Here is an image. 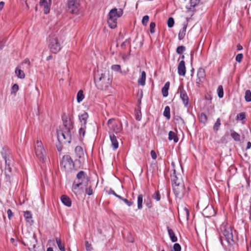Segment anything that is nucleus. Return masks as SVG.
I'll return each mask as SVG.
<instances>
[{"label":"nucleus","mask_w":251,"mask_h":251,"mask_svg":"<svg viewBox=\"0 0 251 251\" xmlns=\"http://www.w3.org/2000/svg\"><path fill=\"white\" fill-rule=\"evenodd\" d=\"M112 78V75L106 70H98L94 75L95 82L100 89H104L110 85Z\"/></svg>","instance_id":"nucleus-1"},{"label":"nucleus","mask_w":251,"mask_h":251,"mask_svg":"<svg viewBox=\"0 0 251 251\" xmlns=\"http://www.w3.org/2000/svg\"><path fill=\"white\" fill-rule=\"evenodd\" d=\"M88 179L83 171H80L76 175V179L74 180L72 185V191L76 195L80 194V190L83 189L82 186H87Z\"/></svg>","instance_id":"nucleus-2"},{"label":"nucleus","mask_w":251,"mask_h":251,"mask_svg":"<svg viewBox=\"0 0 251 251\" xmlns=\"http://www.w3.org/2000/svg\"><path fill=\"white\" fill-rule=\"evenodd\" d=\"M73 125L70 121H64V127L62 130L57 132L58 140L60 142L70 143L71 141V130Z\"/></svg>","instance_id":"nucleus-3"},{"label":"nucleus","mask_w":251,"mask_h":251,"mask_svg":"<svg viewBox=\"0 0 251 251\" xmlns=\"http://www.w3.org/2000/svg\"><path fill=\"white\" fill-rule=\"evenodd\" d=\"M123 14V10L121 8H114L109 11L107 24L111 28L113 29L117 27V19L121 17Z\"/></svg>","instance_id":"nucleus-4"},{"label":"nucleus","mask_w":251,"mask_h":251,"mask_svg":"<svg viewBox=\"0 0 251 251\" xmlns=\"http://www.w3.org/2000/svg\"><path fill=\"white\" fill-rule=\"evenodd\" d=\"M63 43L62 39L56 34H53L50 36L49 48L53 53H56L61 49V44Z\"/></svg>","instance_id":"nucleus-5"},{"label":"nucleus","mask_w":251,"mask_h":251,"mask_svg":"<svg viewBox=\"0 0 251 251\" xmlns=\"http://www.w3.org/2000/svg\"><path fill=\"white\" fill-rule=\"evenodd\" d=\"M34 148L36 155L38 159L42 162H45L47 160L46 151L41 140H37Z\"/></svg>","instance_id":"nucleus-6"},{"label":"nucleus","mask_w":251,"mask_h":251,"mask_svg":"<svg viewBox=\"0 0 251 251\" xmlns=\"http://www.w3.org/2000/svg\"><path fill=\"white\" fill-rule=\"evenodd\" d=\"M174 192L176 197L181 199L185 193L184 184L182 180L179 179V183L172 185Z\"/></svg>","instance_id":"nucleus-7"},{"label":"nucleus","mask_w":251,"mask_h":251,"mask_svg":"<svg viewBox=\"0 0 251 251\" xmlns=\"http://www.w3.org/2000/svg\"><path fill=\"white\" fill-rule=\"evenodd\" d=\"M108 128L113 132L120 133L123 128L122 124L120 122H117L113 119H110L107 122Z\"/></svg>","instance_id":"nucleus-8"},{"label":"nucleus","mask_w":251,"mask_h":251,"mask_svg":"<svg viewBox=\"0 0 251 251\" xmlns=\"http://www.w3.org/2000/svg\"><path fill=\"white\" fill-rule=\"evenodd\" d=\"M61 166L66 171H69L74 168V163L70 155H66L63 156L61 162Z\"/></svg>","instance_id":"nucleus-9"},{"label":"nucleus","mask_w":251,"mask_h":251,"mask_svg":"<svg viewBox=\"0 0 251 251\" xmlns=\"http://www.w3.org/2000/svg\"><path fill=\"white\" fill-rule=\"evenodd\" d=\"M79 1L78 0H68V8L71 13H77L79 10Z\"/></svg>","instance_id":"nucleus-10"},{"label":"nucleus","mask_w":251,"mask_h":251,"mask_svg":"<svg viewBox=\"0 0 251 251\" xmlns=\"http://www.w3.org/2000/svg\"><path fill=\"white\" fill-rule=\"evenodd\" d=\"M177 93L180 94V98L184 105L187 106L189 103V98L186 91L184 89L183 85L181 84L179 86Z\"/></svg>","instance_id":"nucleus-11"},{"label":"nucleus","mask_w":251,"mask_h":251,"mask_svg":"<svg viewBox=\"0 0 251 251\" xmlns=\"http://www.w3.org/2000/svg\"><path fill=\"white\" fill-rule=\"evenodd\" d=\"M172 165L174 167V172L173 174L171 175V180L172 185L175 184H177V183H179V179L182 180L181 175L179 173H176V170L175 168L174 167V163H172Z\"/></svg>","instance_id":"nucleus-12"},{"label":"nucleus","mask_w":251,"mask_h":251,"mask_svg":"<svg viewBox=\"0 0 251 251\" xmlns=\"http://www.w3.org/2000/svg\"><path fill=\"white\" fill-rule=\"evenodd\" d=\"M223 234L229 244H231L233 240L232 229L230 227H226L223 231Z\"/></svg>","instance_id":"nucleus-13"},{"label":"nucleus","mask_w":251,"mask_h":251,"mask_svg":"<svg viewBox=\"0 0 251 251\" xmlns=\"http://www.w3.org/2000/svg\"><path fill=\"white\" fill-rule=\"evenodd\" d=\"M40 4L44 7V14L49 13L51 5V0H40Z\"/></svg>","instance_id":"nucleus-14"},{"label":"nucleus","mask_w":251,"mask_h":251,"mask_svg":"<svg viewBox=\"0 0 251 251\" xmlns=\"http://www.w3.org/2000/svg\"><path fill=\"white\" fill-rule=\"evenodd\" d=\"M12 168L11 166H5V179L6 181L11 182L13 179V176L12 174Z\"/></svg>","instance_id":"nucleus-15"},{"label":"nucleus","mask_w":251,"mask_h":251,"mask_svg":"<svg viewBox=\"0 0 251 251\" xmlns=\"http://www.w3.org/2000/svg\"><path fill=\"white\" fill-rule=\"evenodd\" d=\"M177 71L179 75L181 76H184L185 75L186 67L184 60H181L177 66Z\"/></svg>","instance_id":"nucleus-16"},{"label":"nucleus","mask_w":251,"mask_h":251,"mask_svg":"<svg viewBox=\"0 0 251 251\" xmlns=\"http://www.w3.org/2000/svg\"><path fill=\"white\" fill-rule=\"evenodd\" d=\"M205 70L202 68H200L198 70L197 72V83H199L200 82H201L205 78Z\"/></svg>","instance_id":"nucleus-17"},{"label":"nucleus","mask_w":251,"mask_h":251,"mask_svg":"<svg viewBox=\"0 0 251 251\" xmlns=\"http://www.w3.org/2000/svg\"><path fill=\"white\" fill-rule=\"evenodd\" d=\"M109 137L113 149L114 150L117 149L119 147V143L116 137L114 134L112 133H110Z\"/></svg>","instance_id":"nucleus-18"},{"label":"nucleus","mask_w":251,"mask_h":251,"mask_svg":"<svg viewBox=\"0 0 251 251\" xmlns=\"http://www.w3.org/2000/svg\"><path fill=\"white\" fill-rule=\"evenodd\" d=\"M79 120L81 123V126H86L87 121L88 118V115L87 112H84L83 113L79 115Z\"/></svg>","instance_id":"nucleus-19"},{"label":"nucleus","mask_w":251,"mask_h":251,"mask_svg":"<svg viewBox=\"0 0 251 251\" xmlns=\"http://www.w3.org/2000/svg\"><path fill=\"white\" fill-rule=\"evenodd\" d=\"M61 201L65 205L68 207H70L72 205L71 199L65 195H63L61 197Z\"/></svg>","instance_id":"nucleus-20"},{"label":"nucleus","mask_w":251,"mask_h":251,"mask_svg":"<svg viewBox=\"0 0 251 251\" xmlns=\"http://www.w3.org/2000/svg\"><path fill=\"white\" fill-rule=\"evenodd\" d=\"M15 72L16 76L18 78L20 79H23L25 78V74L24 71L22 70L21 66H18L16 67Z\"/></svg>","instance_id":"nucleus-21"},{"label":"nucleus","mask_w":251,"mask_h":251,"mask_svg":"<svg viewBox=\"0 0 251 251\" xmlns=\"http://www.w3.org/2000/svg\"><path fill=\"white\" fill-rule=\"evenodd\" d=\"M167 231L168 232V234L169 235V237L170 238L172 242H176L177 241V238L173 230L170 228L169 226H167Z\"/></svg>","instance_id":"nucleus-22"},{"label":"nucleus","mask_w":251,"mask_h":251,"mask_svg":"<svg viewBox=\"0 0 251 251\" xmlns=\"http://www.w3.org/2000/svg\"><path fill=\"white\" fill-rule=\"evenodd\" d=\"M170 86V82H167L162 89V93L164 97H166L168 95V90Z\"/></svg>","instance_id":"nucleus-23"},{"label":"nucleus","mask_w":251,"mask_h":251,"mask_svg":"<svg viewBox=\"0 0 251 251\" xmlns=\"http://www.w3.org/2000/svg\"><path fill=\"white\" fill-rule=\"evenodd\" d=\"M186 28H187L186 25H184L183 28L180 30L179 32L178 33L179 40H181L184 38V37L185 36Z\"/></svg>","instance_id":"nucleus-24"},{"label":"nucleus","mask_w":251,"mask_h":251,"mask_svg":"<svg viewBox=\"0 0 251 251\" xmlns=\"http://www.w3.org/2000/svg\"><path fill=\"white\" fill-rule=\"evenodd\" d=\"M168 139L169 140H173L175 142V143H176L178 142V137H177L176 134L172 131H170L169 132V134H168Z\"/></svg>","instance_id":"nucleus-25"},{"label":"nucleus","mask_w":251,"mask_h":251,"mask_svg":"<svg viewBox=\"0 0 251 251\" xmlns=\"http://www.w3.org/2000/svg\"><path fill=\"white\" fill-rule=\"evenodd\" d=\"M75 152L76 155L81 158L84 155V152L82 147L80 146H76L75 148Z\"/></svg>","instance_id":"nucleus-26"},{"label":"nucleus","mask_w":251,"mask_h":251,"mask_svg":"<svg viewBox=\"0 0 251 251\" xmlns=\"http://www.w3.org/2000/svg\"><path fill=\"white\" fill-rule=\"evenodd\" d=\"M24 216L26 221L28 223L32 222V214L29 211H26L24 212Z\"/></svg>","instance_id":"nucleus-27"},{"label":"nucleus","mask_w":251,"mask_h":251,"mask_svg":"<svg viewBox=\"0 0 251 251\" xmlns=\"http://www.w3.org/2000/svg\"><path fill=\"white\" fill-rule=\"evenodd\" d=\"M135 116L137 121H140L141 119V107L139 105L137 108L135 109Z\"/></svg>","instance_id":"nucleus-28"},{"label":"nucleus","mask_w":251,"mask_h":251,"mask_svg":"<svg viewBox=\"0 0 251 251\" xmlns=\"http://www.w3.org/2000/svg\"><path fill=\"white\" fill-rule=\"evenodd\" d=\"M84 98L83 91L81 90H79L77 94L76 100L78 103L81 102Z\"/></svg>","instance_id":"nucleus-29"},{"label":"nucleus","mask_w":251,"mask_h":251,"mask_svg":"<svg viewBox=\"0 0 251 251\" xmlns=\"http://www.w3.org/2000/svg\"><path fill=\"white\" fill-rule=\"evenodd\" d=\"M201 0H190V10L193 11V8L198 5Z\"/></svg>","instance_id":"nucleus-30"},{"label":"nucleus","mask_w":251,"mask_h":251,"mask_svg":"<svg viewBox=\"0 0 251 251\" xmlns=\"http://www.w3.org/2000/svg\"><path fill=\"white\" fill-rule=\"evenodd\" d=\"M56 242L59 249L61 251H65L64 245L62 243V241L60 239L56 238Z\"/></svg>","instance_id":"nucleus-31"},{"label":"nucleus","mask_w":251,"mask_h":251,"mask_svg":"<svg viewBox=\"0 0 251 251\" xmlns=\"http://www.w3.org/2000/svg\"><path fill=\"white\" fill-rule=\"evenodd\" d=\"M5 160V166H12L13 164V159L11 157H7L6 155L3 156Z\"/></svg>","instance_id":"nucleus-32"},{"label":"nucleus","mask_w":251,"mask_h":251,"mask_svg":"<svg viewBox=\"0 0 251 251\" xmlns=\"http://www.w3.org/2000/svg\"><path fill=\"white\" fill-rule=\"evenodd\" d=\"M231 136L236 141H239L240 140V135L235 131H231Z\"/></svg>","instance_id":"nucleus-33"},{"label":"nucleus","mask_w":251,"mask_h":251,"mask_svg":"<svg viewBox=\"0 0 251 251\" xmlns=\"http://www.w3.org/2000/svg\"><path fill=\"white\" fill-rule=\"evenodd\" d=\"M163 115L165 117H166V118L167 119H170V109L168 106H167L165 107L164 112H163Z\"/></svg>","instance_id":"nucleus-34"},{"label":"nucleus","mask_w":251,"mask_h":251,"mask_svg":"<svg viewBox=\"0 0 251 251\" xmlns=\"http://www.w3.org/2000/svg\"><path fill=\"white\" fill-rule=\"evenodd\" d=\"M130 45V42L128 39H126L124 42L121 43V47L123 49H125L128 47Z\"/></svg>","instance_id":"nucleus-35"},{"label":"nucleus","mask_w":251,"mask_h":251,"mask_svg":"<svg viewBox=\"0 0 251 251\" xmlns=\"http://www.w3.org/2000/svg\"><path fill=\"white\" fill-rule=\"evenodd\" d=\"M220 125H221V120L219 118H218L216 122H215V123L214 124V126H213V130L215 132H217L218 130Z\"/></svg>","instance_id":"nucleus-36"},{"label":"nucleus","mask_w":251,"mask_h":251,"mask_svg":"<svg viewBox=\"0 0 251 251\" xmlns=\"http://www.w3.org/2000/svg\"><path fill=\"white\" fill-rule=\"evenodd\" d=\"M217 93L218 97L220 98H222L224 96V91L222 85H220L218 86L217 88Z\"/></svg>","instance_id":"nucleus-37"},{"label":"nucleus","mask_w":251,"mask_h":251,"mask_svg":"<svg viewBox=\"0 0 251 251\" xmlns=\"http://www.w3.org/2000/svg\"><path fill=\"white\" fill-rule=\"evenodd\" d=\"M245 99L247 102L251 101V92L249 90H247L245 92Z\"/></svg>","instance_id":"nucleus-38"},{"label":"nucleus","mask_w":251,"mask_h":251,"mask_svg":"<svg viewBox=\"0 0 251 251\" xmlns=\"http://www.w3.org/2000/svg\"><path fill=\"white\" fill-rule=\"evenodd\" d=\"M207 116L204 113H201L200 116V121L201 122L205 124L207 121Z\"/></svg>","instance_id":"nucleus-39"},{"label":"nucleus","mask_w":251,"mask_h":251,"mask_svg":"<svg viewBox=\"0 0 251 251\" xmlns=\"http://www.w3.org/2000/svg\"><path fill=\"white\" fill-rule=\"evenodd\" d=\"M156 24L154 22H151L150 24V32L152 34L155 32Z\"/></svg>","instance_id":"nucleus-40"},{"label":"nucleus","mask_w":251,"mask_h":251,"mask_svg":"<svg viewBox=\"0 0 251 251\" xmlns=\"http://www.w3.org/2000/svg\"><path fill=\"white\" fill-rule=\"evenodd\" d=\"M111 69L117 72L121 73V66L119 65H113L111 66Z\"/></svg>","instance_id":"nucleus-41"},{"label":"nucleus","mask_w":251,"mask_h":251,"mask_svg":"<svg viewBox=\"0 0 251 251\" xmlns=\"http://www.w3.org/2000/svg\"><path fill=\"white\" fill-rule=\"evenodd\" d=\"M19 90V86L17 84H14L11 89V93L12 94H15Z\"/></svg>","instance_id":"nucleus-42"},{"label":"nucleus","mask_w":251,"mask_h":251,"mask_svg":"<svg viewBox=\"0 0 251 251\" xmlns=\"http://www.w3.org/2000/svg\"><path fill=\"white\" fill-rule=\"evenodd\" d=\"M185 50V47L183 46H178L176 50V52L179 54H182Z\"/></svg>","instance_id":"nucleus-43"},{"label":"nucleus","mask_w":251,"mask_h":251,"mask_svg":"<svg viewBox=\"0 0 251 251\" xmlns=\"http://www.w3.org/2000/svg\"><path fill=\"white\" fill-rule=\"evenodd\" d=\"M182 214H183L184 218H185L187 221L189 219V212L188 210L186 207L184 208Z\"/></svg>","instance_id":"nucleus-44"},{"label":"nucleus","mask_w":251,"mask_h":251,"mask_svg":"<svg viewBox=\"0 0 251 251\" xmlns=\"http://www.w3.org/2000/svg\"><path fill=\"white\" fill-rule=\"evenodd\" d=\"M149 21V16L145 15L142 18V25L146 26Z\"/></svg>","instance_id":"nucleus-45"},{"label":"nucleus","mask_w":251,"mask_h":251,"mask_svg":"<svg viewBox=\"0 0 251 251\" xmlns=\"http://www.w3.org/2000/svg\"><path fill=\"white\" fill-rule=\"evenodd\" d=\"M168 26L169 27H172L174 25V20L173 18L170 17L168 19L167 22Z\"/></svg>","instance_id":"nucleus-46"},{"label":"nucleus","mask_w":251,"mask_h":251,"mask_svg":"<svg viewBox=\"0 0 251 251\" xmlns=\"http://www.w3.org/2000/svg\"><path fill=\"white\" fill-rule=\"evenodd\" d=\"M85 193L89 196L92 195L93 194V191L92 186H90L89 187L86 188L85 189Z\"/></svg>","instance_id":"nucleus-47"},{"label":"nucleus","mask_w":251,"mask_h":251,"mask_svg":"<svg viewBox=\"0 0 251 251\" xmlns=\"http://www.w3.org/2000/svg\"><path fill=\"white\" fill-rule=\"evenodd\" d=\"M85 128L86 126H81L79 130V133L80 135H82V136H84L85 132Z\"/></svg>","instance_id":"nucleus-48"},{"label":"nucleus","mask_w":251,"mask_h":251,"mask_svg":"<svg viewBox=\"0 0 251 251\" xmlns=\"http://www.w3.org/2000/svg\"><path fill=\"white\" fill-rule=\"evenodd\" d=\"M173 249L174 251H181V250L180 245L178 243H175L174 245Z\"/></svg>","instance_id":"nucleus-49"},{"label":"nucleus","mask_w":251,"mask_h":251,"mask_svg":"<svg viewBox=\"0 0 251 251\" xmlns=\"http://www.w3.org/2000/svg\"><path fill=\"white\" fill-rule=\"evenodd\" d=\"M243 55L242 53H239L236 56V61L238 62H241L242 60Z\"/></svg>","instance_id":"nucleus-50"},{"label":"nucleus","mask_w":251,"mask_h":251,"mask_svg":"<svg viewBox=\"0 0 251 251\" xmlns=\"http://www.w3.org/2000/svg\"><path fill=\"white\" fill-rule=\"evenodd\" d=\"M85 247L87 251H91L92 249L91 244L89 243L88 241L85 242Z\"/></svg>","instance_id":"nucleus-51"},{"label":"nucleus","mask_w":251,"mask_h":251,"mask_svg":"<svg viewBox=\"0 0 251 251\" xmlns=\"http://www.w3.org/2000/svg\"><path fill=\"white\" fill-rule=\"evenodd\" d=\"M237 119L239 120H243L245 118V114L244 113H240L237 116Z\"/></svg>","instance_id":"nucleus-52"},{"label":"nucleus","mask_w":251,"mask_h":251,"mask_svg":"<svg viewBox=\"0 0 251 251\" xmlns=\"http://www.w3.org/2000/svg\"><path fill=\"white\" fill-rule=\"evenodd\" d=\"M145 202L148 208L151 207V202L150 199H148L147 200H145Z\"/></svg>","instance_id":"nucleus-53"},{"label":"nucleus","mask_w":251,"mask_h":251,"mask_svg":"<svg viewBox=\"0 0 251 251\" xmlns=\"http://www.w3.org/2000/svg\"><path fill=\"white\" fill-rule=\"evenodd\" d=\"M109 194H112V195H114L115 196H116V197L120 199H122V197L121 196H120V195H117L115 192V191L114 190H112V189H110L109 190Z\"/></svg>","instance_id":"nucleus-54"},{"label":"nucleus","mask_w":251,"mask_h":251,"mask_svg":"<svg viewBox=\"0 0 251 251\" xmlns=\"http://www.w3.org/2000/svg\"><path fill=\"white\" fill-rule=\"evenodd\" d=\"M25 64L27 65L28 67H27V68H28L29 67L30 65V62L29 59L26 58L25 59L24 61L23 62L22 65H23Z\"/></svg>","instance_id":"nucleus-55"},{"label":"nucleus","mask_w":251,"mask_h":251,"mask_svg":"<svg viewBox=\"0 0 251 251\" xmlns=\"http://www.w3.org/2000/svg\"><path fill=\"white\" fill-rule=\"evenodd\" d=\"M138 207L139 209L141 208V194L138 196Z\"/></svg>","instance_id":"nucleus-56"},{"label":"nucleus","mask_w":251,"mask_h":251,"mask_svg":"<svg viewBox=\"0 0 251 251\" xmlns=\"http://www.w3.org/2000/svg\"><path fill=\"white\" fill-rule=\"evenodd\" d=\"M153 197L157 201H158L160 200V196L158 192L155 193L153 196Z\"/></svg>","instance_id":"nucleus-57"},{"label":"nucleus","mask_w":251,"mask_h":251,"mask_svg":"<svg viewBox=\"0 0 251 251\" xmlns=\"http://www.w3.org/2000/svg\"><path fill=\"white\" fill-rule=\"evenodd\" d=\"M146 81V73L144 71H142V86L144 85Z\"/></svg>","instance_id":"nucleus-58"},{"label":"nucleus","mask_w":251,"mask_h":251,"mask_svg":"<svg viewBox=\"0 0 251 251\" xmlns=\"http://www.w3.org/2000/svg\"><path fill=\"white\" fill-rule=\"evenodd\" d=\"M7 213L8 219L9 220L11 219V218L13 216V213H12V211L10 209H9L7 211Z\"/></svg>","instance_id":"nucleus-59"},{"label":"nucleus","mask_w":251,"mask_h":251,"mask_svg":"<svg viewBox=\"0 0 251 251\" xmlns=\"http://www.w3.org/2000/svg\"><path fill=\"white\" fill-rule=\"evenodd\" d=\"M121 200H123L125 202V203L128 206H131L132 204V202L128 201L127 199H124L122 198Z\"/></svg>","instance_id":"nucleus-60"},{"label":"nucleus","mask_w":251,"mask_h":251,"mask_svg":"<svg viewBox=\"0 0 251 251\" xmlns=\"http://www.w3.org/2000/svg\"><path fill=\"white\" fill-rule=\"evenodd\" d=\"M151 158L153 159H155L156 158V153L153 150H152L151 151Z\"/></svg>","instance_id":"nucleus-61"},{"label":"nucleus","mask_w":251,"mask_h":251,"mask_svg":"<svg viewBox=\"0 0 251 251\" xmlns=\"http://www.w3.org/2000/svg\"><path fill=\"white\" fill-rule=\"evenodd\" d=\"M123 35L120 33V36H119V39H118L117 40V45L119 44V43H121V40L122 39H123Z\"/></svg>","instance_id":"nucleus-62"},{"label":"nucleus","mask_w":251,"mask_h":251,"mask_svg":"<svg viewBox=\"0 0 251 251\" xmlns=\"http://www.w3.org/2000/svg\"><path fill=\"white\" fill-rule=\"evenodd\" d=\"M5 42L3 41L0 40V49H2V47L4 46Z\"/></svg>","instance_id":"nucleus-63"},{"label":"nucleus","mask_w":251,"mask_h":251,"mask_svg":"<svg viewBox=\"0 0 251 251\" xmlns=\"http://www.w3.org/2000/svg\"><path fill=\"white\" fill-rule=\"evenodd\" d=\"M251 147V143L250 142H248L247 144L246 149H250Z\"/></svg>","instance_id":"nucleus-64"}]
</instances>
